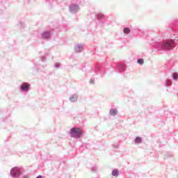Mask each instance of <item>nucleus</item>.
Segmentation results:
<instances>
[{
  "label": "nucleus",
  "instance_id": "nucleus-1",
  "mask_svg": "<svg viewBox=\"0 0 178 178\" xmlns=\"http://www.w3.org/2000/svg\"><path fill=\"white\" fill-rule=\"evenodd\" d=\"M175 48L173 45H154L152 47L153 52L162 51H172Z\"/></svg>",
  "mask_w": 178,
  "mask_h": 178
},
{
  "label": "nucleus",
  "instance_id": "nucleus-2",
  "mask_svg": "<svg viewBox=\"0 0 178 178\" xmlns=\"http://www.w3.org/2000/svg\"><path fill=\"white\" fill-rule=\"evenodd\" d=\"M70 134L72 138H81L83 136V130L78 127H72L70 131Z\"/></svg>",
  "mask_w": 178,
  "mask_h": 178
},
{
  "label": "nucleus",
  "instance_id": "nucleus-3",
  "mask_svg": "<svg viewBox=\"0 0 178 178\" xmlns=\"http://www.w3.org/2000/svg\"><path fill=\"white\" fill-rule=\"evenodd\" d=\"M10 175L12 177L19 178L22 175H23V168L14 167L11 169Z\"/></svg>",
  "mask_w": 178,
  "mask_h": 178
},
{
  "label": "nucleus",
  "instance_id": "nucleus-4",
  "mask_svg": "<svg viewBox=\"0 0 178 178\" xmlns=\"http://www.w3.org/2000/svg\"><path fill=\"white\" fill-rule=\"evenodd\" d=\"M30 91V83L27 82H23L19 86V92H29Z\"/></svg>",
  "mask_w": 178,
  "mask_h": 178
},
{
  "label": "nucleus",
  "instance_id": "nucleus-5",
  "mask_svg": "<svg viewBox=\"0 0 178 178\" xmlns=\"http://www.w3.org/2000/svg\"><path fill=\"white\" fill-rule=\"evenodd\" d=\"M114 68L115 72H122L126 70V65L123 63H116L114 64Z\"/></svg>",
  "mask_w": 178,
  "mask_h": 178
},
{
  "label": "nucleus",
  "instance_id": "nucleus-6",
  "mask_svg": "<svg viewBox=\"0 0 178 178\" xmlns=\"http://www.w3.org/2000/svg\"><path fill=\"white\" fill-rule=\"evenodd\" d=\"M90 73H92L93 74H99V73H102V68L98 65H96Z\"/></svg>",
  "mask_w": 178,
  "mask_h": 178
},
{
  "label": "nucleus",
  "instance_id": "nucleus-7",
  "mask_svg": "<svg viewBox=\"0 0 178 178\" xmlns=\"http://www.w3.org/2000/svg\"><path fill=\"white\" fill-rule=\"evenodd\" d=\"M74 52L76 54L83 52V45H76V46H74Z\"/></svg>",
  "mask_w": 178,
  "mask_h": 178
},
{
  "label": "nucleus",
  "instance_id": "nucleus-8",
  "mask_svg": "<svg viewBox=\"0 0 178 178\" xmlns=\"http://www.w3.org/2000/svg\"><path fill=\"white\" fill-rule=\"evenodd\" d=\"M77 99H79V95L74 94L70 97V102H77Z\"/></svg>",
  "mask_w": 178,
  "mask_h": 178
},
{
  "label": "nucleus",
  "instance_id": "nucleus-9",
  "mask_svg": "<svg viewBox=\"0 0 178 178\" xmlns=\"http://www.w3.org/2000/svg\"><path fill=\"white\" fill-rule=\"evenodd\" d=\"M48 55H49V53L48 52V50H46L44 51V56H40V60L42 62H47V57L46 56H48Z\"/></svg>",
  "mask_w": 178,
  "mask_h": 178
},
{
  "label": "nucleus",
  "instance_id": "nucleus-10",
  "mask_svg": "<svg viewBox=\"0 0 178 178\" xmlns=\"http://www.w3.org/2000/svg\"><path fill=\"white\" fill-rule=\"evenodd\" d=\"M118 108H111L109 113L111 116H116V115H118Z\"/></svg>",
  "mask_w": 178,
  "mask_h": 178
},
{
  "label": "nucleus",
  "instance_id": "nucleus-11",
  "mask_svg": "<svg viewBox=\"0 0 178 178\" xmlns=\"http://www.w3.org/2000/svg\"><path fill=\"white\" fill-rule=\"evenodd\" d=\"M111 175L114 177H118V176H119V170H118V169L113 170Z\"/></svg>",
  "mask_w": 178,
  "mask_h": 178
},
{
  "label": "nucleus",
  "instance_id": "nucleus-12",
  "mask_svg": "<svg viewBox=\"0 0 178 178\" xmlns=\"http://www.w3.org/2000/svg\"><path fill=\"white\" fill-rule=\"evenodd\" d=\"M141 143H143V138L137 136L135 138V144H141Z\"/></svg>",
  "mask_w": 178,
  "mask_h": 178
},
{
  "label": "nucleus",
  "instance_id": "nucleus-13",
  "mask_svg": "<svg viewBox=\"0 0 178 178\" xmlns=\"http://www.w3.org/2000/svg\"><path fill=\"white\" fill-rule=\"evenodd\" d=\"M42 38H49V37H51V34L49 32H44L42 33Z\"/></svg>",
  "mask_w": 178,
  "mask_h": 178
},
{
  "label": "nucleus",
  "instance_id": "nucleus-14",
  "mask_svg": "<svg viewBox=\"0 0 178 178\" xmlns=\"http://www.w3.org/2000/svg\"><path fill=\"white\" fill-rule=\"evenodd\" d=\"M175 44V42L172 40H168L165 42V45H173Z\"/></svg>",
  "mask_w": 178,
  "mask_h": 178
},
{
  "label": "nucleus",
  "instance_id": "nucleus-15",
  "mask_svg": "<svg viewBox=\"0 0 178 178\" xmlns=\"http://www.w3.org/2000/svg\"><path fill=\"white\" fill-rule=\"evenodd\" d=\"M165 83L166 87H170V86H172V80L166 79L165 81Z\"/></svg>",
  "mask_w": 178,
  "mask_h": 178
},
{
  "label": "nucleus",
  "instance_id": "nucleus-16",
  "mask_svg": "<svg viewBox=\"0 0 178 178\" xmlns=\"http://www.w3.org/2000/svg\"><path fill=\"white\" fill-rule=\"evenodd\" d=\"M60 66H62L60 63H55L53 67H54V69H59Z\"/></svg>",
  "mask_w": 178,
  "mask_h": 178
},
{
  "label": "nucleus",
  "instance_id": "nucleus-17",
  "mask_svg": "<svg viewBox=\"0 0 178 178\" xmlns=\"http://www.w3.org/2000/svg\"><path fill=\"white\" fill-rule=\"evenodd\" d=\"M172 80H177L178 79V73L177 72H174L172 74Z\"/></svg>",
  "mask_w": 178,
  "mask_h": 178
},
{
  "label": "nucleus",
  "instance_id": "nucleus-18",
  "mask_svg": "<svg viewBox=\"0 0 178 178\" xmlns=\"http://www.w3.org/2000/svg\"><path fill=\"white\" fill-rule=\"evenodd\" d=\"M123 33L124 34H129L130 33V29L127 27V28H124V30H123Z\"/></svg>",
  "mask_w": 178,
  "mask_h": 178
},
{
  "label": "nucleus",
  "instance_id": "nucleus-19",
  "mask_svg": "<svg viewBox=\"0 0 178 178\" xmlns=\"http://www.w3.org/2000/svg\"><path fill=\"white\" fill-rule=\"evenodd\" d=\"M137 63H138V65H144V59L138 58L137 60Z\"/></svg>",
  "mask_w": 178,
  "mask_h": 178
},
{
  "label": "nucleus",
  "instance_id": "nucleus-20",
  "mask_svg": "<svg viewBox=\"0 0 178 178\" xmlns=\"http://www.w3.org/2000/svg\"><path fill=\"white\" fill-rule=\"evenodd\" d=\"M91 170H92V172H97L98 170V167L95 165V166L91 168Z\"/></svg>",
  "mask_w": 178,
  "mask_h": 178
},
{
  "label": "nucleus",
  "instance_id": "nucleus-21",
  "mask_svg": "<svg viewBox=\"0 0 178 178\" xmlns=\"http://www.w3.org/2000/svg\"><path fill=\"white\" fill-rule=\"evenodd\" d=\"M90 84H95V80L90 79L89 81Z\"/></svg>",
  "mask_w": 178,
  "mask_h": 178
},
{
  "label": "nucleus",
  "instance_id": "nucleus-22",
  "mask_svg": "<svg viewBox=\"0 0 178 178\" xmlns=\"http://www.w3.org/2000/svg\"><path fill=\"white\" fill-rule=\"evenodd\" d=\"M97 17H98V19H102V18L104 17V15H102V14H99V15H97Z\"/></svg>",
  "mask_w": 178,
  "mask_h": 178
},
{
  "label": "nucleus",
  "instance_id": "nucleus-23",
  "mask_svg": "<svg viewBox=\"0 0 178 178\" xmlns=\"http://www.w3.org/2000/svg\"><path fill=\"white\" fill-rule=\"evenodd\" d=\"M119 143H115L113 145L114 148H119Z\"/></svg>",
  "mask_w": 178,
  "mask_h": 178
},
{
  "label": "nucleus",
  "instance_id": "nucleus-24",
  "mask_svg": "<svg viewBox=\"0 0 178 178\" xmlns=\"http://www.w3.org/2000/svg\"><path fill=\"white\" fill-rule=\"evenodd\" d=\"M35 178H42V175H38V177H36Z\"/></svg>",
  "mask_w": 178,
  "mask_h": 178
},
{
  "label": "nucleus",
  "instance_id": "nucleus-25",
  "mask_svg": "<svg viewBox=\"0 0 178 178\" xmlns=\"http://www.w3.org/2000/svg\"><path fill=\"white\" fill-rule=\"evenodd\" d=\"M22 178H30V177H29L27 176H24Z\"/></svg>",
  "mask_w": 178,
  "mask_h": 178
},
{
  "label": "nucleus",
  "instance_id": "nucleus-26",
  "mask_svg": "<svg viewBox=\"0 0 178 178\" xmlns=\"http://www.w3.org/2000/svg\"><path fill=\"white\" fill-rule=\"evenodd\" d=\"M44 67H47V65H44Z\"/></svg>",
  "mask_w": 178,
  "mask_h": 178
}]
</instances>
